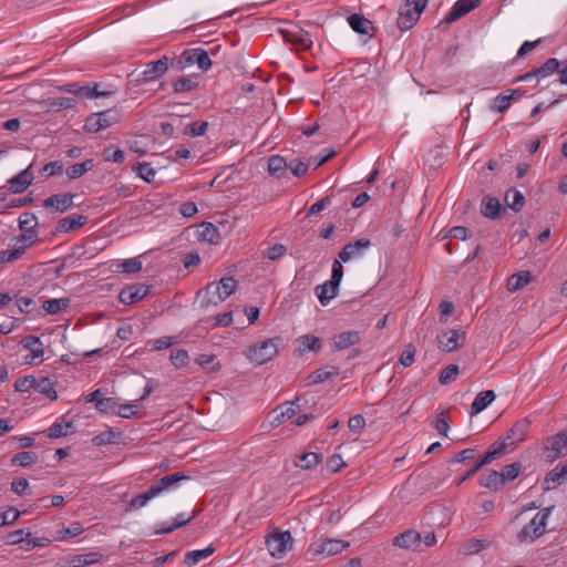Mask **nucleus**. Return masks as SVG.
I'll list each match as a JSON object with an SVG mask.
<instances>
[{"instance_id": "30", "label": "nucleus", "mask_w": 567, "mask_h": 567, "mask_svg": "<svg viewBox=\"0 0 567 567\" xmlns=\"http://www.w3.org/2000/svg\"><path fill=\"white\" fill-rule=\"evenodd\" d=\"M495 398L496 395L493 390L480 392L472 403L471 415L481 413L495 400Z\"/></svg>"}, {"instance_id": "29", "label": "nucleus", "mask_w": 567, "mask_h": 567, "mask_svg": "<svg viewBox=\"0 0 567 567\" xmlns=\"http://www.w3.org/2000/svg\"><path fill=\"white\" fill-rule=\"evenodd\" d=\"M87 221V217L84 215H72L66 216L59 220L56 229L60 233H69L76 228L82 227Z\"/></svg>"}, {"instance_id": "16", "label": "nucleus", "mask_w": 567, "mask_h": 567, "mask_svg": "<svg viewBox=\"0 0 567 567\" xmlns=\"http://www.w3.org/2000/svg\"><path fill=\"white\" fill-rule=\"evenodd\" d=\"M301 399L297 398L293 402H287L275 411V415L270 421L272 426H278L281 423L292 419L297 414V409L301 406Z\"/></svg>"}, {"instance_id": "45", "label": "nucleus", "mask_w": 567, "mask_h": 567, "mask_svg": "<svg viewBox=\"0 0 567 567\" xmlns=\"http://www.w3.org/2000/svg\"><path fill=\"white\" fill-rule=\"evenodd\" d=\"M38 218L33 213L25 212L19 217V228L22 231H38Z\"/></svg>"}, {"instance_id": "53", "label": "nucleus", "mask_w": 567, "mask_h": 567, "mask_svg": "<svg viewBox=\"0 0 567 567\" xmlns=\"http://www.w3.org/2000/svg\"><path fill=\"white\" fill-rule=\"evenodd\" d=\"M35 461H37V454L33 452H19L11 460L13 465L21 466V467L30 466Z\"/></svg>"}, {"instance_id": "34", "label": "nucleus", "mask_w": 567, "mask_h": 567, "mask_svg": "<svg viewBox=\"0 0 567 567\" xmlns=\"http://www.w3.org/2000/svg\"><path fill=\"white\" fill-rule=\"evenodd\" d=\"M502 205L495 197L487 196L482 202V214L491 219H495L499 216Z\"/></svg>"}, {"instance_id": "11", "label": "nucleus", "mask_w": 567, "mask_h": 567, "mask_svg": "<svg viewBox=\"0 0 567 567\" xmlns=\"http://www.w3.org/2000/svg\"><path fill=\"white\" fill-rule=\"evenodd\" d=\"M292 537L289 532L276 533L267 539V547L272 557H282L291 546Z\"/></svg>"}, {"instance_id": "49", "label": "nucleus", "mask_w": 567, "mask_h": 567, "mask_svg": "<svg viewBox=\"0 0 567 567\" xmlns=\"http://www.w3.org/2000/svg\"><path fill=\"white\" fill-rule=\"evenodd\" d=\"M103 558V555L97 551L78 555L73 559L74 567L87 566L99 563Z\"/></svg>"}, {"instance_id": "28", "label": "nucleus", "mask_w": 567, "mask_h": 567, "mask_svg": "<svg viewBox=\"0 0 567 567\" xmlns=\"http://www.w3.org/2000/svg\"><path fill=\"white\" fill-rule=\"evenodd\" d=\"M532 281L530 271L524 270L516 274H513L506 284V288L509 292H516L524 287H526Z\"/></svg>"}, {"instance_id": "27", "label": "nucleus", "mask_w": 567, "mask_h": 567, "mask_svg": "<svg viewBox=\"0 0 567 567\" xmlns=\"http://www.w3.org/2000/svg\"><path fill=\"white\" fill-rule=\"evenodd\" d=\"M296 342L299 347L295 350V354L298 357L307 351H318L320 349V340L313 334L300 336Z\"/></svg>"}, {"instance_id": "57", "label": "nucleus", "mask_w": 567, "mask_h": 567, "mask_svg": "<svg viewBox=\"0 0 567 567\" xmlns=\"http://www.w3.org/2000/svg\"><path fill=\"white\" fill-rule=\"evenodd\" d=\"M110 94H111L110 92L99 91L96 83L83 85L80 89V97H85V99H96V97H101V96H109Z\"/></svg>"}, {"instance_id": "36", "label": "nucleus", "mask_w": 567, "mask_h": 567, "mask_svg": "<svg viewBox=\"0 0 567 567\" xmlns=\"http://www.w3.org/2000/svg\"><path fill=\"white\" fill-rule=\"evenodd\" d=\"M84 532V528L81 523L74 522L69 527L59 529L55 532L53 540L63 542L68 538H73L81 535Z\"/></svg>"}, {"instance_id": "14", "label": "nucleus", "mask_w": 567, "mask_h": 567, "mask_svg": "<svg viewBox=\"0 0 567 567\" xmlns=\"http://www.w3.org/2000/svg\"><path fill=\"white\" fill-rule=\"evenodd\" d=\"M464 339V333L458 330L444 331L437 336L439 348L445 352H452L461 347Z\"/></svg>"}, {"instance_id": "59", "label": "nucleus", "mask_w": 567, "mask_h": 567, "mask_svg": "<svg viewBox=\"0 0 567 567\" xmlns=\"http://www.w3.org/2000/svg\"><path fill=\"white\" fill-rule=\"evenodd\" d=\"M520 472V464L519 463H512L508 465H505L502 471L499 472L501 476L504 478V483L507 481L515 480Z\"/></svg>"}, {"instance_id": "1", "label": "nucleus", "mask_w": 567, "mask_h": 567, "mask_svg": "<svg viewBox=\"0 0 567 567\" xmlns=\"http://www.w3.org/2000/svg\"><path fill=\"white\" fill-rule=\"evenodd\" d=\"M188 478L189 476H186L179 472L162 477L157 483L153 484L145 493L134 496L130 501L126 511L140 509L146 506L150 501L162 495L166 491H173L177 488L178 483L181 481Z\"/></svg>"}, {"instance_id": "62", "label": "nucleus", "mask_w": 567, "mask_h": 567, "mask_svg": "<svg viewBox=\"0 0 567 567\" xmlns=\"http://www.w3.org/2000/svg\"><path fill=\"white\" fill-rule=\"evenodd\" d=\"M33 383H35V377L27 375L24 378H20L14 382V389L18 392H28L33 390Z\"/></svg>"}, {"instance_id": "56", "label": "nucleus", "mask_w": 567, "mask_h": 567, "mask_svg": "<svg viewBox=\"0 0 567 567\" xmlns=\"http://www.w3.org/2000/svg\"><path fill=\"white\" fill-rule=\"evenodd\" d=\"M53 539L49 537H31V534H27V538L24 539L23 549L30 550L35 547H47L52 543Z\"/></svg>"}, {"instance_id": "54", "label": "nucleus", "mask_w": 567, "mask_h": 567, "mask_svg": "<svg viewBox=\"0 0 567 567\" xmlns=\"http://www.w3.org/2000/svg\"><path fill=\"white\" fill-rule=\"evenodd\" d=\"M133 169L138 177L148 183L152 182L156 175V171L148 163H137L133 166Z\"/></svg>"}, {"instance_id": "38", "label": "nucleus", "mask_w": 567, "mask_h": 567, "mask_svg": "<svg viewBox=\"0 0 567 567\" xmlns=\"http://www.w3.org/2000/svg\"><path fill=\"white\" fill-rule=\"evenodd\" d=\"M504 200L507 207H509L514 212H519L524 206L525 197L522 194V192L512 188L506 192Z\"/></svg>"}, {"instance_id": "31", "label": "nucleus", "mask_w": 567, "mask_h": 567, "mask_svg": "<svg viewBox=\"0 0 567 567\" xmlns=\"http://www.w3.org/2000/svg\"><path fill=\"white\" fill-rule=\"evenodd\" d=\"M33 390L38 393L44 394L50 400L58 399L54 382L49 378H35V383H33Z\"/></svg>"}, {"instance_id": "55", "label": "nucleus", "mask_w": 567, "mask_h": 567, "mask_svg": "<svg viewBox=\"0 0 567 567\" xmlns=\"http://www.w3.org/2000/svg\"><path fill=\"white\" fill-rule=\"evenodd\" d=\"M142 261L137 258H128L118 265V270L125 274H135L142 270Z\"/></svg>"}, {"instance_id": "8", "label": "nucleus", "mask_w": 567, "mask_h": 567, "mask_svg": "<svg viewBox=\"0 0 567 567\" xmlns=\"http://www.w3.org/2000/svg\"><path fill=\"white\" fill-rule=\"evenodd\" d=\"M567 455V432H558L548 437L545 445V457L548 462H554Z\"/></svg>"}, {"instance_id": "51", "label": "nucleus", "mask_w": 567, "mask_h": 567, "mask_svg": "<svg viewBox=\"0 0 567 567\" xmlns=\"http://www.w3.org/2000/svg\"><path fill=\"white\" fill-rule=\"evenodd\" d=\"M71 422H55L50 429L48 436L50 439H59L62 436H66L69 431L72 429Z\"/></svg>"}, {"instance_id": "7", "label": "nucleus", "mask_w": 567, "mask_h": 567, "mask_svg": "<svg viewBox=\"0 0 567 567\" xmlns=\"http://www.w3.org/2000/svg\"><path fill=\"white\" fill-rule=\"evenodd\" d=\"M117 120L118 115L115 111L106 110L90 115L85 121L84 128L90 133H97L111 127Z\"/></svg>"}, {"instance_id": "52", "label": "nucleus", "mask_w": 567, "mask_h": 567, "mask_svg": "<svg viewBox=\"0 0 567 567\" xmlns=\"http://www.w3.org/2000/svg\"><path fill=\"white\" fill-rule=\"evenodd\" d=\"M70 303L69 299L60 298V299H49L43 302V309L49 315H55L61 311L63 308L68 307Z\"/></svg>"}, {"instance_id": "37", "label": "nucleus", "mask_w": 567, "mask_h": 567, "mask_svg": "<svg viewBox=\"0 0 567 567\" xmlns=\"http://www.w3.org/2000/svg\"><path fill=\"white\" fill-rule=\"evenodd\" d=\"M198 238L209 244H217L219 240L218 228L212 223H204L198 230Z\"/></svg>"}, {"instance_id": "20", "label": "nucleus", "mask_w": 567, "mask_h": 567, "mask_svg": "<svg viewBox=\"0 0 567 567\" xmlns=\"http://www.w3.org/2000/svg\"><path fill=\"white\" fill-rule=\"evenodd\" d=\"M148 293V287L144 285H134L126 287L120 292V301L124 305H133L141 301Z\"/></svg>"}, {"instance_id": "17", "label": "nucleus", "mask_w": 567, "mask_h": 567, "mask_svg": "<svg viewBox=\"0 0 567 567\" xmlns=\"http://www.w3.org/2000/svg\"><path fill=\"white\" fill-rule=\"evenodd\" d=\"M169 59L166 56H163L162 59H158L157 61H152L147 63L145 70L142 72V80L145 82L154 81L162 75L165 74V72L168 70Z\"/></svg>"}, {"instance_id": "60", "label": "nucleus", "mask_w": 567, "mask_h": 567, "mask_svg": "<svg viewBox=\"0 0 567 567\" xmlns=\"http://www.w3.org/2000/svg\"><path fill=\"white\" fill-rule=\"evenodd\" d=\"M291 41L299 44L302 49H310L313 44L310 33L303 30L292 34Z\"/></svg>"}, {"instance_id": "33", "label": "nucleus", "mask_w": 567, "mask_h": 567, "mask_svg": "<svg viewBox=\"0 0 567 567\" xmlns=\"http://www.w3.org/2000/svg\"><path fill=\"white\" fill-rule=\"evenodd\" d=\"M480 483L484 487L497 491L504 485V478L501 476L499 472L491 470L482 474Z\"/></svg>"}, {"instance_id": "46", "label": "nucleus", "mask_w": 567, "mask_h": 567, "mask_svg": "<svg viewBox=\"0 0 567 567\" xmlns=\"http://www.w3.org/2000/svg\"><path fill=\"white\" fill-rule=\"evenodd\" d=\"M133 195V187L131 185L116 186L106 195L109 203H114L121 198H127Z\"/></svg>"}, {"instance_id": "32", "label": "nucleus", "mask_w": 567, "mask_h": 567, "mask_svg": "<svg viewBox=\"0 0 567 567\" xmlns=\"http://www.w3.org/2000/svg\"><path fill=\"white\" fill-rule=\"evenodd\" d=\"M214 551L215 547H213L212 545L203 549L187 551L184 557V563L188 567H193L197 565L199 561L208 558Z\"/></svg>"}, {"instance_id": "19", "label": "nucleus", "mask_w": 567, "mask_h": 567, "mask_svg": "<svg viewBox=\"0 0 567 567\" xmlns=\"http://www.w3.org/2000/svg\"><path fill=\"white\" fill-rule=\"evenodd\" d=\"M504 454V443H493L485 455L480 458L475 465L472 467L470 472H467L466 476L461 480L460 483L466 481L470 476H472L476 471H478L483 465L491 463L498 456Z\"/></svg>"}, {"instance_id": "10", "label": "nucleus", "mask_w": 567, "mask_h": 567, "mask_svg": "<svg viewBox=\"0 0 567 567\" xmlns=\"http://www.w3.org/2000/svg\"><path fill=\"white\" fill-rule=\"evenodd\" d=\"M349 546V543L339 539H324L322 542L312 543L309 551L313 556H333L343 551Z\"/></svg>"}, {"instance_id": "21", "label": "nucleus", "mask_w": 567, "mask_h": 567, "mask_svg": "<svg viewBox=\"0 0 567 567\" xmlns=\"http://www.w3.org/2000/svg\"><path fill=\"white\" fill-rule=\"evenodd\" d=\"M30 168L31 165L8 181L12 193H22L32 184L34 176L33 173L30 172Z\"/></svg>"}, {"instance_id": "15", "label": "nucleus", "mask_w": 567, "mask_h": 567, "mask_svg": "<svg viewBox=\"0 0 567 567\" xmlns=\"http://www.w3.org/2000/svg\"><path fill=\"white\" fill-rule=\"evenodd\" d=\"M183 58H184L186 64H188V65L197 64V66L202 71H207L212 66V60H210L207 51H205L202 48H195V49L184 51Z\"/></svg>"}, {"instance_id": "41", "label": "nucleus", "mask_w": 567, "mask_h": 567, "mask_svg": "<svg viewBox=\"0 0 567 567\" xmlns=\"http://www.w3.org/2000/svg\"><path fill=\"white\" fill-rule=\"evenodd\" d=\"M567 480V465L555 466L546 476V483H553L551 487L563 484Z\"/></svg>"}, {"instance_id": "3", "label": "nucleus", "mask_w": 567, "mask_h": 567, "mask_svg": "<svg viewBox=\"0 0 567 567\" xmlns=\"http://www.w3.org/2000/svg\"><path fill=\"white\" fill-rule=\"evenodd\" d=\"M280 338L262 340L251 344L246 351V358L255 365L271 361L278 354Z\"/></svg>"}, {"instance_id": "35", "label": "nucleus", "mask_w": 567, "mask_h": 567, "mask_svg": "<svg viewBox=\"0 0 567 567\" xmlns=\"http://www.w3.org/2000/svg\"><path fill=\"white\" fill-rule=\"evenodd\" d=\"M288 169L287 161L280 155H274L268 159V172L276 176L282 177L285 176Z\"/></svg>"}, {"instance_id": "25", "label": "nucleus", "mask_w": 567, "mask_h": 567, "mask_svg": "<svg viewBox=\"0 0 567 567\" xmlns=\"http://www.w3.org/2000/svg\"><path fill=\"white\" fill-rule=\"evenodd\" d=\"M73 204V195L71 194H56L48 197L43 202V207L52 208L55 212L63 213L68 210Z\"/></svg>"}, {"instance_id": "13", "label": "nucleus", "mask_w": 567, "mask_h": 567, "mask_svg": "<svg viewBox=\"0 0 567 567\" xmlns=\"http://www.w3.org/2000/svg\"><path fill=\"white\" fill-rule=\"evenodd\" d=\"M21 344L24 349L30 350V353L24 357L27 364H32L35 360H43L44 350L39 337L27 336L21 340Z\"/></svg>"}, {"instance_id": "58", "label": "nucleus", "mask_w": 567, "mask_h": 567, "mask_svg": "<svg viewBox=\"0 0 567 567\" xmlns=\"http://www.w3.org/2000/svg\"><path fill=\"white\" fill-rule=\"evenodd\" d=\"M457 374L458 367L455 364H450L442 370L439 381L441 384H449L456 379Z\"/></svg>"}, {"instance_id": "64", "label": "nucleus", "mask_w": 567, "mask_h": 567, "mask_svg": "<svg viewBox=\"0 0 567 567\" xmlns=\"http://www.w3.org/2000/svg\"><path fill=\"white\" fill-rule=\"evenodd\" d=\"M337 374H338L337 369H332L331 371L326 370V369H318L317 371H315L311 382L312 383L324 382L327 380H330L331 378H333Z\"/></svg>"}, {"instance_id": "5", "label": "nucleus", "mask_w": 567, "mask_h": 567, "mask_svg": "<svg viewBox=\"0 0 567 567\" xmlns=\"http://www.w3.org/2000/svg\"><path fill=\"white\" fill-rule=\"evenodd\" d=\"M427 1L429 0H405L399 11L396 20L398 28L403 31L410 30L425 10Z\"/></svg>"}, {"instance_id": "6", "label": "nucleus", "mask_w": 567, "mask_h": 567, "mask_svg": "<svg viewBox=\"0 0 567 567\" xmlns=\"http://www.w3.org/2000/svg\"><path fill=\"white\" fill-rule=\"evenodd\" d=\"M530 421L528 419H522L517 421L503 436L495 443H504V454L509 447H515L518 443L523 442L529 432Z\"/></svg>"}, {"instance_id": "43", "label": "nucleus", "mask_w": 567, "mask_h": 567, "mask_svg": "<svg viewBox=\"0 0 567 567\" xmlns=\"http://www.w3.org/2000/svg\"><path fill=\"white\" fill-rule=\"evenodd\" d=\"M196 363L209 372H217L221 369L220 362L216 361L214 354L202 353L196 358Z\"/></svg>"}, {"instance_id": "22", "label": "nucleus", "mask_w": 567, "mask_h": 567, "mask_svg": "<svg viewBox=\"0 0 567 567\" xmlns=\"http://www.w3.org/2000/svg\"><path fill=\"white\" fill-rule=\"evenodd\" d=\"M480 0H457L445 17V22L451 23L475 9Z\"/></svg>"}, {"instance_id": "12", "label": "nucleus", "mask_w": 567, "mask_h": 567, "mask_svg": "<svg viewBox=\"0 0 567 567\" xmlns=\"http://www.w3.org/2000/svg\"><path fill=\"white\" fill-rule=\"evenodd\" d=\"M559 66H560V61L555 58H550V59L546 60V62L543 63L539 68L525 73L518 80L525 81V82L530 81L533 79H537L538 81L545 80V79L551 76L553 74L557 73V71L559 70Z\"/></svg>"}, {"instance_id": "39", "label": "nucleus", "mask_w": 567, "mask_h": 567, "mask_svg": "<svg viewBox=\"0 0 567 567\" xmlns=\"http://www.w3.org/2000/svg\"><path fill=\"white\" fill-rule=\"evenodd\" d=\"M94 164L92 159H86L82 163H76L68 167L66 175L70 179H78L85 173L93 168Z\"/></svg>"}, {"instance_id": "40", "label": "nucleus", "mask_w": 567, "mask_h": 567, "mask_svg": "<svg viewBox=\"0 0 567 567\" xmlns=\"http://www.w3.org/2000/svg\"><path fill=\"white\" fill-rule=\"evenodd\" d=\"M39 240L38 231H23L21 235L17 236L12 243L17 246H20L24 252L32 247Z\"/></svg>"}, {"instance_id": "61", "label": "nucleus", "mask_w": 567, "mask_h": 567, "mask_svg": "<svg viewBox=\"0 0 567 567\" xmlns=\"http://www.w3.org/2000/svg\"><path fill=\"white\" fill-rule=\"evenodd\" d=\"M116 413L124 419H135L138 414V405L123 404L117 405Z\"/></svg>"}, {"instance_id": "2", "label": "nucleus", "mask_w": 567, "mask_h": 567, "mask_svg": "<svg viewBox=\"0 0 567 567\" xmlns=\"http://www.w3.org/2000/svg\"><path fill=\"white\" fill-rule=\"evenodd\" d=\"M554 507L549 506L538 511L535 516L517 533L518 543L529 545L542 537L546 533L548 519Z\"/></svg>"}, {"instance_id": "42", "label": "nucleus", "mask_w": 567, "mask_h": 567, "mask_svg": "<svg viewBox=\"0 0 567 567\" xmlns=\"http://www.w3.org/2000/svg\"><path fill=\"white\" fill-rule=\"evenodd\" d=\"M321 461V455L309 452L298 456V461H296V466L302 470H310L316 467Z\"/></svg>"}, {"instance_id": "50", "label": "nucleus", "mask_w": 567, "mask_h": 567, "mask_svg": "<svg viewBox=\"0 0 567 567\" xmlns=\"http://www.w3.org/2000/svg\"><path fill=\"white\" fill-rule=\"evenodd\" d=\"M198 87V83L190 78H179L173 82L174 92H192Z\"/></svg>"}, {"instance_id": "18", "label": "nucleus", "mask_w": 567, "mask_h": 567, "mask_svg": "<svg viewBox=\"0 0 567 567\" xmlns=\"http://www.w3.org/2000/svg\"><path fill=\"white\" fill-rule=\"evenodd\" d=\"M393 544L400 548L420 550L422 546V535L416 530H406L396 536Z\"/></svg>"}, {"instance_id": "63", "label": "nucleus", "mask_w": 567, "mask_h": 567, "mask_svg": "<svg viewBox=\"0 0 567 567\" xmlns=\"http://www.w3.org/2000/svg\"><path fill=\"white\" fill-rule=\"evenodd\" d=\"M288 168L291 171L293 176L300 177L307 173L308 164L298 158H293L288 163Z\"/></svg>"}, {"instance_id": "26", "label": "nucleus", "mask_w": 567, "mask_h": 567, "mask_svg": "<svg viewBox=\"0 0 567 567\" xmlns=\"http://www.w3.org/2000/svg\"><path fill=\"white\" fill-rule=\"evenodd\" d=\"M350 28L362 35H368L369 38L373 37V25L372 22L364 17L354 13L348 17L347 19Z\"/></svg>"}, {"instance_id": "44", "label": "nucleus", "mask_w": 567, "mask_h": 567, "mask_svg": "<svg viewBox=\"0 0 567 567\" xmlns=\"http://www.w3.org/2000/svg\"><path fill=\"white\" fill-rule=\"evenodd\" d=\"M25 252L20 246L14 243L8 249L0 251V262H12L22 258Z\"/></svg>"}, {"instance_id": "23", "label": "nucleus", "mask_w": 567, "mask_h": 567, "mask_svg": "<svg viewBox=\"0 0 567 567\" xmlns=\"http://www.w3.org/2000/svg\"><path fill=\"white\" fill-rule=\"evenodd\" d=\"M361 340L360 332L358 331H344L336 334L332 339V350L341 351L350 348L351 346L358 344Z\"/></svg>"}, {"instance_id": "9", "label": "nucleus", "mask_w": 567, "mask_h": 567, "mask_svg": "<svg viewBox=\"0 0 567 567\" xmlns=\"http://www.w3.org/2000/svg\"><path fill=\"white\" fill-rule=\"evenodd\" d=\"M370 247H371V240L368 238H361V239L348 243L340 250L339 258L343 262H349L353 259L361 258Z\"/></svg>"}, {"instance_id": "48", "label": "nucleus", "mask_w": 567, "mask_h": 567, "mask_svg": "<svg viewBox=\"0 0 567 567\" xmlns=\"http://www.w3.org/2000/svg\"><path fill=\"white\" fill-rule=\"evenodd\" d=\"M171 362L176 369H182V368H186L189 364L190 358L186 350L178 349V350L172 351Z\"/></svg>"}, {"instance_id": "47", "label": "nucleus", "mask_w": 567, "mask_h": 567, "mask_svg": "<svg viewBox=\"0 0 567 567\" xmlns=\"http://www.w3.org/2000/svg\"><path fill=\"white\" fill-rule=\"evenodd\" d=\"M198 513L199 512L197 509H194L190 515L186 513H181L173 519L172 527H165L163 530L174 532L175 529L185 526L186 524L192 522L198 515Z\"/></svg>"}, {"instance_id": "24", "label": "nucleus", "mask_w": 567, "mask_h": 567, "mask_svg": "<svg viewBox=\"0 0 567 567\" xmlns=\"http://www.w3.org/2000/svg\"><path fill=\"white\" fill-rule=\"evenodd\" d=\"M339 292V285L327 280L315 288V293L319 299L321 306H327L329 302L337 297Z\"/></svg>"}, {"instance_id": "4", "label": "nucleus", "mask_w": 567, "mask_h": 567, "mask_svg": "<svg viewBox=\"0 0 567 567\" xmlns=\"http://www.w3.org/2000/svg\"><path fill=\"white\" fill-rule=\"evenodd\" d=\"M237 281L233 277H224L218 282L209 284L205 289L203 307L217 306L225 301L236 290Z\"/></svg>"}]
</instances>
